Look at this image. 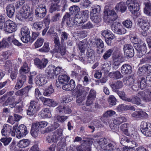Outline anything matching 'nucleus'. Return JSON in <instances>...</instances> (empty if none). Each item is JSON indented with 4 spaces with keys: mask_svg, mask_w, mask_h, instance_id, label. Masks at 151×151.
Listing matches in <instances>:
<instances>
[{
    "mask_svg": "<svg viewBox=\"0 0 151 151\" xmlns=\"http://www.w3.org/2000/svg\"><path fill=\"white\" fill-rule=\"evenodd\" d=\"M63 130L61 129H58L54 132L53 136L57 142L63 135Z\"/></svg>",
    "mask_w": 151,
    "mask_h": 151,
    "instance_id": "obj_38",
    "label": "nucleus"
},
{
    "mask_svg": "<svg viewBox=\"0 0 151 151\" xmlns=\"http://www.w3.org/2000/svg\"><path fill=\"white\" fill-rule=\"evenodd\" d=\"M145 113L142 111H136L132 114V116L136 118H141L143 117Z\"/></svg>",
    "mask_w": 151,
    "mask_h": 151,
    "instance_id": "obj_46",
    "label": "nucleus"
},
{
    "mask_svg": "<svg viewBox=\"0 0 151 151\" xmlns=\"http://www.w3.org/2000/svg\"><path fill=\"white\" fill-rule=\"evenodd\" d=\"M106 148L107 149L104 150H113L116 148V144L115 142H112L109 143L108 144H107Z\"/></svg>",
    "mask_w": 151,
    "mask_h": 151,
    "instance_id": "obj_50",
    "label": "nucleus"
},
{
    "mask_svg": "<svg viewBox=\"0 0 151 151\" xmlns=\"http://www.w3.org/2000/svg\"><path fill=\"white\" fill-rule=\"evenodd\" d=\"M98 143L100 147L102 150H104L107 149L106 146L107 142L106 139L104 138H101L99 139Z\"/></svg>",
    "mask_w": 151,
    "mask_h": 151,
    "instance_id": "obj_41",
    "label": "nucleus"
},
{
    "mask_svg": "<svg viewBox=\"0 0 151 151\" xmlns=\"http://www.w3.org/2000/svg\"><path fill=\"white\" fill-rule=\"evenodd\" d=\"M90 19L94 23H98L101 21V18L99 14H90Z\"/></svg>",
    "mask_w": 151,
    "mask_h": 151,
    "instance_id": "obj_39",
    "label": "nucleus"
},
{
    "mask_svg": "<svg viewBox=\"0 0 151 151\" xmlns=\"http://www.w3.org/2000/svg\"><path fill=\"white\" fill-rule=\"evenodd\" d=\"M110 86L113 91H116L118 89L122 88L123 86L122 81H117L115 83H110Z\"/></svg>",
    "mask_w": 151,
    "mask_h": 151,
    "instance_id": "obj_22",
    "label": "nucleus"
},
{
    "mask_svg": "<svg viewBox=\"0 0 151 151\" xmlns=\"http://www.w3.org/2000/svg\"><path fill=\"white\" fill-rule=\"evenodd\" d=\"M134 46L137 51V55L138 57L141 58L146 54L147 48L145 43L141 42L140 43H135Z\"/></svg>",
    "mask_w": 151,
    "mask_h": 151,
    "instance_id": "obj_3",
    "label": "nucleus"
},
{
    "mask_svg": "<svg viewBox=\"0 0 151 151\" xmlns=\"http://www.w3.org/2000/svg\"><path fill=\"white\" fill-rule=\"evenodd\" d=\"M135 81L134 77L132 76H130L124 78L123 81L124 84L131 86L135 82Z\"/></svg>",
    "mask_w": 151,
    "mask_h": 151,
    "instance_id": "obj_28",
    "label": "nucleus"
},
{
    "mask_svg": "<svg viewBox=\"0 0 151 151\" xmlns=\"http://www.w3.org/2000/svg\"><path fill=\"white\" fill-rule=\"evenodd\" d=\"M85 19L83 20L81 17V15L76 14L73 19V23L77 25H80V24L85 22Z\"/></svg>",
    "mask_w": 151,
    "mask_h": 151,
    "instance_id": "obj_31",
    "label": "nucleus"
},
{
    "mask_svg": "<svg viewBox=\"0 0 151 151\" xmlns=\"http://www.w3.org/2000/svg\"><path fill=\"white\" fill-rule=\"evenodd\" d=\"M47 122L41 121L36 122L32 125L31 130V133L32 136H36L37 134V132L39 130L40 128L46 127L47 125Z\"/></svg>",
    "mask_w": 151,
    "mask_h": 151,
    "instance_id": "obj_4",
    "label": "nucleus"
},
{
    "mask_svg": "<svg viewBox=\"0 0 151 151\" xmlns=\"http://www.w3.org/2000/svg\"><path fill=\"white\" fill-rule=\"evenodd\" d=\"M101 10V7L98 5H95L94 8L91 12L90 14H99V12Z\"/></svg>",
    "mask_w": 151,
    "mask_h": 151,
    "instance_id": "obj_62",
    "label": "nucleus"
},
{
    "mask_svg": "<svg viewBox=\"0 0 151 151\" xmlns=\"http://www.w3.org/2000/svg\"><path fill=\"white\" fill-rule=\"evenodd\" d=\"M43 24L40 22H37L33 24L32 28L37 31L40 30L42 28Z\"/></svg>",
    "mask_w": 151,
    "mask_h": 151,
    "instance_id": "obj_44",
    "label": "nucleus"
},
{
    "mask_svg": "<svg viewBox=\"0 0 151 151\" xmlns=\"http://www.w3.org/2000/svg\"><path fill=\"white\" fill-rule=\"evenodd\" d=\"M66 52V49L65 47L62 46L58 48H55L50 51L51 53L52 54L58 53L60 54L62 56L65 55Z\"/></svg>",
    "mask_w": 151,
    "mask_h": 151,
    "instance_id": "obj_27",
    "label": "nucleus"
},
{
    "mask_svg": "<svg viewBox=\"0 0 151 151\" xmlns=\"http://www.w3.org/2000/svg\"><path fill=\"white\" fill-rule=\"evenodd\" d=\"M70 11L72 13H78L80 11V9L79 7L77 6H73L70 7L69 8Z\"/></svg>",
    "mask_w": 151,
    "mask_h": 151,
    "instance_id": "obj_63",
    "label": "nucleus"
},
{
    "mask_svg": "<svg viewBox=\"0 0 151 151\" xmlns=\"http://www.w3.org/2000/svg\"><path fill=\"white\" fill-rule=\"evenodd\" d=\"M60 5L58 4H55L52 2L50 8V11L52 13L56 10L58 11L59 10Z\"/></svg>",
    "mask_w": 151,
    "mask_h": 151,
    "instance_id": "obj_45",
    "label": "nucleus"
},
{
    "mask_svg": "<svg viewBox=\"0 0 151 151\" xmlns=\"http://www.w3.org/2000/svg\"><path fill=\"white\" fill-rule=\"evenodd\" d=\"M138 96H132L131 98H128V102H131L132 103L137 105H140L141 104V100Z\"/></svg>",
    "mask_w": 151,
    "mask_h": 151,
    "instance_id": "obj_37",
    "label": "nucleus"
},
{
    "mask_svg": "<svg viewBox=\"0 0 151 151\" xmlns=\"http://www.w3.org/2000/svg\"><path fill=\"white\" fill-rule=\"evenodd\" d=\"M129 126V125L127 123L124 124L120 126V129L125 134H128L127 130Z\"/></svg>",
    "mask_w": 151,
    "mask_h": 151,
    "instance_id": "obj_61",
    "label": "nucleus"
},
{
    "mask_svg": "<svg viewBox=\"0 0 151 151\" xmlns=\"http://www.w3.org/2000/svg\"><path fill=\"white\" fill-rule=\"evenodd\" d=\"M40 100L43 102L44 104L50 106L51 102H52V99L46 98L43 96L40 97Z\"/></svg>",
    "mask_w": 151,
    "mask_h": 151,
    "instance_id": "obj_49",
    "label": "nucleus"
},
{
    "mask_svg": "<svg viewBox=\"0 0 151 151\" xmlns=\"http://www.w3.org/2000/svg\"><path fill=\"white\" fill-rule=\"evenodd\" d=\"M101 35L105 38L106 43L108 45H110L111 43V40L114 38V35L108 30L103 31Z\"/></svg>",
    "mask_w": 151,
    "mask_h": 151,
    "instance_id": "obj_14",
    "label": "nucleus"
},
{
    "mask_svg": "<svg viewBox=\"0 0 151 151\" xmlns=\"http://www.w3.org/2000/svg\"><path fill=\"white\" fill-rule=\"evenodd\" d=\"M95 25H93L90 22H88L82 25V28L83 29H90L94 27Z\"/></svg>",
    "mask_w": 151,
    "mask_h": 151,
    "instance_id": "obj_57",
    "label": "nucleus"
},
{
    "mask_svg": "<svg viewBox=\"0 0 151 151\" xmlns=\"http://www.w3.org/2000/svg\"><path fill=\"white\" fill-rule=\"evenodd\" d=\"M29 106L33 108L37 111L40 109V106L38 104V102L37 101H31L30 102Z\"/></svg>",
    "mask_w": 151,
    "mask_h": 151,
    "instance_id": "obj_47",
    "label": "nucleus"
},
{
    "mask_svg": "<svg viewBox=\"0 0 151 151\" xmlns=\"http://www.w3.org/2000/svg\"><path fill=\"white\" fill-rule=\"evenodd\" d=\"M146 81L145 78L142 77L141 78L139 86L141 89H143L146 86L147 83Z\"/></svg>",
    "mask_w": 151,
    "mask_h": 151,
    "instance_id": "obj_64",
    "label": "nucleus"
},
{
    "mask_svg": "<svg viewBox=\"0 0 151 151\" xmlns=\"http://www.w3.org/2000/svg\"><path fill=\"white\" fill-rule=\"evenodd\" d=\"M54 36H55L54 37V42L55 44V48L59 47L60 46V44L58 35L56 32H55L54 33Z\"/></svg>",
    "mask_w": 151,
    "mask_h": 151,
    "instance_id": "obj_55",
    "label": "nucleus"
},
{
    "mask_svg": "<svg viewBox=\"0 0 151 151\" xmlns=\"http://www.w3.org/2000/svg\"><path fill=\"white\" fill-rule=\"evenodd\" d=\"M66 145L65 139L61 140L57 144V148L58 151H65Z\"/></svg>",
    "mask_w": 151,
    "mask_h": 151,
    "instance_id": "obj_33",
    "label": "nucleus"
},
{
    "mask_svg": "<svg viewBox=\"0 0 151 151\" xmlns=\"http://www.w3.org/2000/svg\"><path fill=\"white\" fill-rule=\"evenodd\" d=\"M70 77L66 75H60L58 76V81H56V86L58 87H60L61 85L67 83Z\"/></svg>",
    "mask_w": 151,
    "mask_h": 151,
    "instance_id": "obj_16",
    "label": "nucleus"
},
{
    "mask_svg": "<svg viewBox=\"0 0 151 151\" xmlns=\"http://www.w3.org/2000/svg\"><path fill=\"white\" fill-rule=\"evenodd\" d=\"M111 28L113 32L118 35L124 34L127 32L126 30L124 27L116 22L112 23L111 25Z\"/></svg>",
    "mask_w": 151,
    "mask_h": 151,
    "instance_id": "obj_7",
    "label": "nucleus"
},
{
    "mask_svg": "<svg viewBox=\"0 0 151 151\" xmlns=\"http://www.w3.org/2000/svg\"><path fill=\"white\" fill-rule=\"evenodd\" d=\"M59 33L60 34L61 42L63 43L64 42V41L67 40L68 38V35L65 32H61L60 30H59Z\"/></svg>",
    "mask_w": 151,
    "mask_h": 151,
    "instance_id": "obj_51",
    "label": "nucleus"
},
{
    "mask_svg": "<svg viewBox=\"0 0 151 151\" xmlns=\"http://www.w3.org/2000/svg\"><path fill=\"white\" fill-rule=\"evenodd\" d=\"M137 24L144 31L147 30L149 29L150 26V24L147 21L142 19L140 20Z\"/></svg>",
    "mask_w": 151,
    "mask_h": 151,
    "instance_id": "obj_18",
    "label": "nucleus"
},
{
    "mask_svg": "<svg viewBox=\"0 0 151 151\" xmlns=\"http://www.w3.org/2000/svg\"><path fill=\"white\" fill-rule=\"evenodd\" d=\"M139 0H127L126 4H127L129 10L132 14H135L139 10Z\"/></svg>",
    "mask_w": 151,
    "mask_h": 151,
    "instance_id": "obj_5",
    "label": "nucleus"
},
{
    "mask_svg": "<svg viewBox=\"0 0 151 151\" xmlns=\"http://www.w3.org/2000/svg\"><path fill=\"white\" fill-rule=\"evenodd\" d=\"M21 33L22 35L21 39L23 42L27 43L29 41L31 38L30 32L27 27H24L21 28Z\"/></svg>",
    "mask_w": 151,
    "mask_h": 151,
    "instance_id": "obj_11",
    "label": "nucleus"
},
{
    "mask_svg": "<svg viewBox=\"0 0 151 151\" xmlns=\"http://www.w3.org/2000/svg\"><path fill=\"white\" fill-rule=\"evenodd\" d=\"M104 18H106L107 22L109 23H112L117 19V16L116 13L112 10H106L104 12Z\"/></svg>",
    "mask_w": 151,
    "mask_h": 151,
    "instance_id": "obj_6",
    "label": "nucleus"
},
{
    "mask_svg": "<svg viewBox=\"0 0 151 151\" xmlns=\"http://www.w3.org/2000/svg\"><path fill=\"white\" fill-rule=\"evenodd\" d=\"M87 43L85 40L79 42L78 46L81 53H84L87 47Z\"/></svg>",
    "mask_w": 151,
    "mask_h": 151,
    "instance_id": "obj_34",
    "label": "nucleus"
},
{
    "mask_svg": "<svg viewBox=\"0 0 151 151\" xmlns=\"http://www.w3.org/2000/svg\"><path fill=\"white\" fill-rule=\"evenodd\" d=\"M132 68L129 65L124 64L121 68V71L122 73L124 75L129 74L132 71Z\"/></svg>",
    "mask_w": 151,
    "mask_h": 151,
    "instance_id": "obj_20",
    "label": "nucleus"
},
{
    "mask_svg": "<svg viewBox=\"0 0 151 151\" xmlns=\"http://www.w3.org/2000/svg\"><path fill=\"white\" fill-rule=\"evenodd\" d=\"M50 50L49 43L47 42H45L44 44L43 47L39 49V51L41 52H47Z\"/></svg>",
    "mask_w": 151,
    "mask_h": 151,
    "instance_id": "obj_60",
    "label": "nucleus"
},
{
    "mask_svg": "<svg viewBox=\"0 0 151 151\" xmlns=\"http://www.w3.org/2000/svg\"><path fill=\"white\" fill-rule=\"evenodd\" d=\"M30 70V68L28 65V64L26 62L24 63L22 66L21 67L19 70L20 74L23 73H28Z\"/></svg>",
    "mask_w": 151,
    "mask_h": 151,
    "instance_id": "obj_40",
    "label": "nucleus"
},
{
    "mask_svg": "<svg viewBox=\"0 0 151 151\" xmlns=\"http://www.w3.org/2000/svg\"><path fill=\"white\" fill-rule=\"evenodd\" d=\"M48 77L50 78H54L55 76L59 74L65 73V71L61 67L59 66L56 67L55 66L51 65H49L46 70Z\"/></svg>",
    "mask_w": 151,
    "mask_h": 151,
    "instance_id": "obj_1",
    "label": "nucleus"
},
{
    "mask_svg": "<svg viewBox=\"0 0 151 151\" xmlns=\"http://www.w3.org/2000/svg\"><path fill=\"white\" fill-rule=\"evenodd\" d=\"M96 92L94 90L91 89L90 91L86 101V104L87 106H89L93 103V101L96 98Z\"/></svg>",
    "mask_w": 151,
    "mask_h": 151,
    "instance_id": "obj_17",
    "label": "nucleus"
},
{
    "mask_svg": "<svg viewBox=\"0 0 151 151\" xmlns=\"http://www.w3.org/2000/svg\"><path fill=\"white\" fill-rule=\"evenodd\" d=\"M68 118V117L66 116H64L57 115L55 117V119L57 120V121L60 122H64Z\"/></svg>",
    "mask_w": 151,
    "mask_h": 151,
    "instance_id": "obj_59",
    "label": "nucleus"
},
{
    "mask_svg": "<svg viewBox=\"0 0 151 151\" xmlns=\"http://www.w3.org/2000/svg\"><path fill=\"white\" fill-rule=\"evenodd\" d=\"M113 49H109L106 50L104 53L103 56L104 59L105 60H107L109 58L113 52Z\"/></svg>",
    "mask_w": 151,
    "mask_h": 151,
    "instance_id": "obj_56",
    "label": "nucleus"
},
{
    "mask_svg": "<svg viewBox=\"0 0 151 151\" xmlns=\"http://www.w3.org/2000/svg\"><path fill=\"white\" fill-rule=\"evenodd\" d=\"M114 122L119 125L123 122H125L126 121V119L124 116H121L116 118L114 119Z\"/></svg>",
    "mask_w": 151,
    "mask_h": 151,
    "instance_id": "obj_53",
    "label": "nucleus"
},
{
    "mask_svg": "<svg viewBox=\"0 0 151 151\" xmlns=\"http://www.w3.org/2000/svg\"><path fill=\"white\" fill-rule=\"evenodd\" d=\"M6 14L7 16L12 18L14 15L15 12V7L13 4H9L6 7Z\"/></svg>",
    "mask_w": 151,
    "mask_h": 151,
    "instance_id": "obj_25",
    "label": "nucleus"
},
{
    "mask_svg": "<svg viewBox=\"0 0 151 151\" xmlns=\"http://www.w3.org/2000/svg\"><path fill=\"white\" fill-rule=\"evenodd\" d=\"M89 88L88 87H84L81 85L78 84L75 90L77 93V97L80 96L82 95L83 93L84 92L85 90L88 91Z\"/></svg>",
    "mask_w": 151,
    "mask_h": 151,
    "instance_id": "obj_26",
    "label": "nucleus"
},
{
    "mask_svg": "<svg viewBox=\"0 0 151 151\" xmlns=\"http://www.w3.org/2000/svg\"><path fill=\"white\" fill-rule=\"evenodd\" d=\"M116 99L113 95H110L108 99V101L111 106L115 105L116 104Z\"/></svg>",
    "mask_w": 151,
    "mask_h": 151,
    "instance_id": "obj_48",
    "label": "nucleus"
},
{
    "mask_svg": "<svg viewBox=\"0 0 151 151\" xmlns=\"http://www.w3.org/2000/svg\"><path fill=\"white\" fill-rule=\"evenodd\" d=\"M44 42V39L42 38L38 39L35 43V45L36 48H38L42 45Z\"/></svg>",
    "mask_w": 151,
    "mask_h": 151,
    "instance_id": "obj_58",
    "label": "nucleus"
},
{
    "mask_svg": "<svg viewBox=\"0 0 151 151\" xmlns=\"http://www.w3.org/2000/svg\"><path fill=\"white\" fill-rule=\"evenodd\" d=\"M34 61L35 65L40 70H43L45 68L48 62V60L46 58H44L41 59L37 58H35Z\"/></svg>",
    "mask_w": 151,
    "mask_h": 151,
    "instance_id": "obj_9",
    "label": "nucleus"
},
{
    "mask_svg": "<svg viewBox=\"0 0 151 151\" xmlns=\"http://www.w3.org/2000/svg\"><path fill=\"white\" fill-rule=\"evenodd\" d=\"M124 61L123 57L121 55L117 54L114 55L113 57V61L112 66L113 68L115 70L118 69L121 63Z\"/></svg>",
    "mask_w": 151,
    "mask_h": 151,
    "instance_id": "obj_12",
    "label": "nucleus"
},
{
    "mask_svg": "<svg viewBox=\"0 0 151 151\" xmlns=\"http://www.w3.org/2000/svg\"><path fill=\"white\" fill-rule=\"evenodd\" d=\"M54 90L52 85H50L49 87L45 89L43 93V95L45 96H49L53 92Z\"/></svg>",
    "mask_w": 151,
    "mask_h": 151,
    "instance_id": "obj_42",
    "label": "nucleus"
},
{
    "mask_svg": "<svg viewBox=\"0 0 151 151\" xmlns=\"http://www.w3.org/2000/svg\"><path fill=\"white\" fill-rule=\"evenodd\" d=\"M137 96L140 97L144 101L147 102L151 101V96L150 95H146L143 91L139 92Z\"/></svg>",
    "mask_w": 151,
    "mask_h": 151,
    "instance_id": "obj_32",
    "label": "nucleus"
},
{
    "mask_svg": "<svg viewBox=\"0 0 151 151\" xmlns=\"http://www.w3.org/2000/svg\"><path fill=\"white\" fill-rule=\"evenodd\" d=\"M62 102L63 103H68L73 99L72 97L69 95H65L61 98Z\"/></svg>",
    "mask_w": 151,
    "mask_h": 151,
    "instance_id": "obj_54",
    "label": "nucleus"
},
{
    "mask_svg": "<svg viewBox=\"0 0 151 151\" xmlns=\"http://www.w3.org/2000/svg\"><path fill=\"white\" fill-rule=\"evenodd\" d=\"M110 127L111 129L114 132H116L118 131L119 130V125L116 123L114 122L113 121V122L110 124Z\"/></svg>",
    "mask_w": 151,
    "mask_h": 151,
    "instance_id": "obj_52",
    "label": "nucleus"
},
{
    "mask_svg": "<svg viewBox=\"0 0 151 151\" xmlns=\"http://www.w3.org/2000/svg\"><path fill=\"white\" fill-rule=\"evenodd\" d=\"M95 52L94 50L90 48H88L86 52L87 57V60L89 63H91L95 59Z\"/></svg>",
    "mask_w": 151,
    "mask_h": 151,
    "instance_id": "obj_19",
    "label": "nucleus"
},
{
    "mask_svg": "<svg viewBox=\"0 0 151 151\" xmlns=\"http://www.w3.org/2000/svg\"><path fill=\"white\" fill-rule=\"evenodd\" d=\"M87 142H85L80 145L76 147L77 151H91V149L89 145H88Z\"/></svg>",
    "mask_w": 151,
    "mask_h": 151,
    "instance_id": "obj_23",
    "label": "nucleus"
},
{
    "mask_svg": "<svg viewBox=\"0 0 151 151\" xmlns=\"http://www.w3.org/2000/svg\"><path fill=\"white\" fill-rule=\"evenodd\" d=\"M127 9L125 4L123 2H121L117 4L115 7V10L118 12H124Z\"/></svg>",
    "mask_w": 151,
    "mask_h": 151,
    "instance_id": "obj_29",
    "label": "nucleus"
},
{
    "mask_svg": "<svg viewBox=\"0 0 151 151\" xmlns=\"http://www.w3.org/2000/svg\"><path fill=\"white\" fill-rule=\"evenodd\" d=\"M46 13V10L45 5H39L35 9V14L37 17L43 18L45 16Z\"/></svg>",
    "mask_w": 151,
    "mask_h": 151,
    "instance_id": "obj_13",
    "label": "nucleus"
},
{
    "mask_svg": "<svg viewBox=\"0 0 151 151\" xmlns=\"http://www.w3.org/2000/svg\"><path fill=\"white\" fill-rule=\"evenodd\" d=\"M31 87L30 86H27L24 88L17 91L15 93L16 96H22L27 93Z\"/></svg>",
    "mask_w": 151,
    "mask_h": 151,
    "instance_id": "obj_35",
    "label": "nucleus"
},
{
    "mask_svg": "<svg viewBox=\"0 0 151 151\" xmlns=\"http://www.w3.org/2000/svg\"><path fill=\"white\" fill-rule=\"evenodd\" d=\"M39 114L41 117L43 118H50L51 116L50 111L47 108L43 109L40 112Z\"/></svg>",
    "mask_w": 151,
    "mask_h": 151,
    "instance_id": "obj_30",
    "label": "nucleus"
},
{
    "mask_svg": "<svg viewBox=\"0 0 151 151\" xmlns=\"http://www.w3.org/2000/svg\"><path fill=\"white\" fill-rule=\"evenodd\" d=\"M47 82L46 75L45 74H40L36 78L35 83L39 86L45 85Z\"/></svg>",
    "mask_w": 151,
    "mask_h": 151,
    "instance_id": "obj_15",
    "label": "nucleus"
},
{
    "mask_svg": "<svg viewBox=\"0 0 151 151\" xmlns=\"http://www.w3.org/2000/svg\"><path fill=\"white\" fill-rule=\"evenodd\" d=\"M27 133L26 126L24 124H21L18 128L16 126L13 127L12 135L14 136L16 135L19 138L25 136Z\"/></svg>",
    "mask_w": 151,
    "mask_h": 151,
    "instance_id": "obj_2",
    "label": "nucleus"
},
{
    "mask_svg": "<svg viewBox=\"0 0 151 151\" xmlns=\"http://www.w3.org/2000/svg\"><path fill=\"white\" fill-rule=\"evenodd\" d=\"M56 111L59 113H62L65 114H70L71 112V110L68 106H59L56 108Z\"/></svg>",
    "mask_w": 151,
    "mask_h": 151,
    "instance_id": "obj_21",
    "label": "nucleus"
},
{
    "mask_svg": "<svg viewBox=\"0 0 151 151\" xmlns=\"http://www.w3.org/2000/svg\"><path fill=\"white\" fill-rule=\"evenodd\" d=\"M142 132L146 136H151V124L145 122H142L141 124Z\"/></svg>",
    "mask_w": 151,
    "mask_h": 151,
    "instance_id": "obj_8",
    "label": "nucleus"
},
{
    "mask_svg": "<svg viewBox=\"0 0 151 151\" xmlns=\"http://www.w3.org/2000/svg\"><path fill=\"white\" fill-rule=\"evenodd\" d=\"M11 131V127L10 126L7 124H4L1 133L3 136H8L9 135Z\"/></svg>",
    "mask_w": 151,
    "mask_h": 151,
    "instance_id": "obj_24",
    "label": "nucleus"
},
{
    "mask_svg": "<svg viewBox=\"0 0 151 151\" xmlns=\"http://www.w3.org/2000/svg\"><path fill=\"white\" fill-rule=\"evenodd\" d=\"M30 143V141L28 139H24L20 140L18 143V146L21 148L27 147Z\"/></svg>",
    "mask_w": 151,
    "mask_h": 151,
    "instance_id": "obj_36",
    "label": "nucleus"
},
{
    "mask_svg": "<svg viewBox=\"0 0 151 151\" xmlns=\"http://www.w3.org/2000/svg\"><path fill=\"white\" fill-rule=\"evenodd\" d=\"M4 28L5 31L9 33L15 32L17 28L15 23L10 20H7L5 22Z\"/></svg>",
    "mask_w": 151,
    "mask_h": 151,
    "instance_id": "obj_10",
    "label": "nucleus"
},
{
    "mask_svg": "<svg viewBox=\"0 0 151 151\" xmlns=\"http://www.w3.org/2000/svg\"><path fill=\"white\" fill-rule=\"evenodd\" d=\"M114 92L117 93L119 97L122 100L126 101H127L129 98L126 97L125 93L124 91L117 90V91Z\"/></svg>",
    "mask_w": 151,
    "mask_h": 151,
    "instance_id": "obj_43",
    "label": "nucleus"
}]
</instances>
